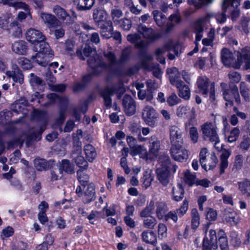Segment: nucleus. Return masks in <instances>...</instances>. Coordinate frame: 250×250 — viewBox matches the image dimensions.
Wrapping results in <instances>:
<instances>
[{"mask_svg":"<svg viewBox=\"0 0 250 250\" xmlns=\"http://www.w3.org/2000/svg\"><path fill=\"white\" fill-rule=\"evenodd\" d=\"M95 0H73L78 11H85L90 10L94 5Z\"/></svg>","mask_w":250,"mask_h":250,"instance_id":"nucleus-22","label":"nucleus"},{"mask_svg":"<svg viewBox=\"0 0 250 250\" xmlns=\"http://www.w3.org/2000/svg\"><path fill=\"white\" fill-rule=\"evenodd\" d=\"M93 57H90L87 60V63L95 74H98L104 70H108L111 72L115 71L117 66V61L114 54L111 51L104 52V57L108 61V64L105 63L101 58L95 54V50L88 44L85 46L79 48L76 50V55L81 60H85V57H89L91 54Z\"/></svg>","mask_w":250,"mask_h":250,"instance_id":"nucleus-1","label":"nucleus"},{"mask_svg":"<svg viewBox=\"0 0 250 250\" xmlns=\"http://www.w3.org/2000/svg\"><path fill=\"white\" fill-rule=\"evenodd\" d=\"M59 168H62V171H64L69 174H72L75 172L73 165L68 160H63Z\"/></svg>","mask_w":250,"mask_h":250,"instance_id":"nucleus-47","label":"nucleus"},{"mask_svg":"<svg viewBox=\"0 0 250 250\" xmlns=\"http://www.w3.org/2000/svg\"><path fill=\"white\" fill-rule=\"evenodd\" d=\"M179 91V95L180 97L185 100H188L190 95L189 88L188 85H186L183 82L180 83V86L176 87Z\"/></svg>","mask_w":250,"mask_h":250,"instance_id":"nucleus-33","label":"nucleus"},{"mask_svg":"<svg viewBox=\"0 0 250 250\" xmlns=\"http://www.w3.org/2000/svg\"><path fill=\"white\" fill-rule=\"evenodd\" d=\"M83 193H81V195L84 204H88L95 199V187L92 184L83 186Z\"/></svg>","mask_w":250,"mask_h":250,"instance_id":"nucleus-11","label":"nucleus"},{"mask_svg":"<svg viewBox=\"0 0 250 250\" xmlns=\"http://www.w3.org/2000/svg\"><path fill=\"white\" fill-rule=\"evenodd\" d=\"M211 117L213 120V123H207L202 126L203 134L205 139H208L211 142H215L214 147L218 150L217 146L218 137L217 132V126L216 122V116L213 114L211 115Z\"/></svg>","mask_w":250,"mask_h":250,"instance_id":"nucleus-4","label":"nucleus"},{"mask_svg":"<svg viewBox=\"0 0 250 250\" xmlns=\"http://www.w3.org/2000/svg\"><path fill=\"white\" fill-rule=\"evenodd\" d=\"M220 248L221 250H229L228 240L223 229H220Z\"/></svg>","mask_w":250,"mask_h":250,"instance_id":"nucleus-40","label":"nucleus"},{"mask_svg":"<svg viewBox=\"0 0 250 250\" xmlns=\"http://www.w3.org/2000/svg\"><path fill=\"white\" fill-rule=\"evenodd\" d=\"M230 243L234 248H239L241 244V241L238 232L231 230L229 232Z\"/></svg>","mask_w":250,"mask_h":250,"instance_id":"nucleus-38","label":"nucleus"},{"mask_svg":"<svg viewBox=\"0 0 250 250\" xmlns=\"http://www.w3.org/2000/svg\"><path fill=\"white\" fill-rule=\"evenodd\" d=\"M8 5L16 9H23L26 11L29 10V6L24 2L20 0H9Z\"/></svg>","mask_w":250,"mask_h":250,"instance_id":"nucleus-44","label":"nucleus"},{"mask_svg":"<svg viewBox=\"0 0 250 250\" xmlns=\"http://www.w3.org/2000/svg\"><path fill=\"white\" fill-rule=\"evenodd\" d=\"M182 144L172 146L170 149L172 158L179 162H183L188 158V151L182 146Z\"/></svg>","mask_w":250,"mask_h":250,"instance_id":"nucleus-10","label":"nucleus"},{"mask_svg":"<svg viewBox=\"0 0 250 250\" xmlns=\"http://www.w3.org/2000/svg\"><path fill=\"white\" fill-rule=\"evenodd\" d=\"M229 78L230 79L229 86L225 83H221L220 86L223 90V95L224 100L226 101V105L230 107L233 105V100L239 104L241 102L240 97L238 92V89L236 83L241 80V75L236 71L230 72L229 74Z\"/></svg>","mask_w":250,"mask_h":250,"instance_id":"nucleus-3","label":"nucleus"},{"mask_svg":"<svg viewBox=\"0 0 250 250\" xmlns=\"http://www.w3.org/2000/svg\"><path fill=\"white\" fill-rule=\"evenodd\" d=\"M36 44H39V52L38 53H42V54H47L52 57L53 54L52 51L50 48L49 44L45 42V40L42 42H39Z\"/></svg>","mask_w":250,"mask_h":250,"instance_id":"nucleus-39","label":"nucleus"},{"mask_svg":"<svg viewBox=\"0 0 250 250\" xmlns=\"http://www.w3.org/2000/svg\"><path fill=\"white\" fill-rule=\"evenodd\" d=\"M184 179L185 182L189 186H192L195 183V176L191 174L189 170L185 172Z\"/></svg>","mask_w":250,"mask_h":250,"instance_id":"nucleus-57","label":"nucleus"},{"mask_svg":"<svg viewBox=\"0 0 250 250\" xmlns=\"http://www.w3.org/2000/svg\"><path fill=\"white\" fill-rule=\"evenodd\" d=\"M97 26L100 28V33L103 38L108 39L113 34L112 22L110 20L105 21Z\"/></svg>","mask_w":250,"mask_h":250,"instance_id":"nucleus-18","label":"nucleus"},{"mask_svg":"<svg viewBox=\"0 0 250 250\" xmlns=\"http://www.w3.org/2000/svg\"><path fill=\"white\" fill-rule=\"evenodd\" d=\"M185 191L182 185L178 184L172 188L173 199L176 201L181 200L184 197Z\"/></svg>","mask_w":250,"mask_h":250,"instance_id":"nucleus-36","label":"nucleus"},{"mask_svg":"<svg viewBox=\"0 0 250 250\" xmlns=\"http://www.w3.org/2000/svg\"><path fill=\"white\" fill-rule=\"evenodd\" d=\"M50 174L51 181L58 180L62 176V170L59 167H54L51 170Z\"/></svg>","mask_w":250,"mask_h":250,"instance_id":"nucleus-54","label":"nucleus"},{"mask_svg":"<svg viewBox=\"0 0 250 250\" xmlns=\"http://www.w3.org/2000/svg\"><path fill=\"white\" fill-rule=\"evenodd\" d=\"M126 38L128 42L135 44L136 47L138 48H143L146 45L145 41L141 40V34L139 33L129 34Z\"/></svg>","mask_w":250,"mask_h":250,"instance_id":"nucleus-26","label":"nucleus"},{"mask_svg":"<svg viewBox=\"0 0 250 250\" xmlns=\"http://www.w3.org/2000/svg\"><path fill=\"white\" fill-rule=\"evenodd\" d=\"M157 223L156 218L153 216L146 218L143 220V226L145 228L153 229Z\"/></svg>","mask_w":250,"mask_h":250,"instance_id":"nucleus-51","label":"nucleus"},{"mask_svg":"<svg viewBox=\"0 0 250 250\" xmlns=\"http://www.w3.org/2000/svg\"><path fill=\"white\" fill-rule=\"evenodd\" d=\"M230 155V152L229 150H225L220 155L221 161L220 164V175L225 172L226 168L229 165L228 158Z\"/></svg>","mask_w":250,"mask_h":250,"instance_id":"nucleus-29","label":"nucleus"},{"mask_svg":"<svg viewBox=\"0 0 250 250\" xmlns=\"http://www.w3.org/2000/svg\"><path fill=\"white\" fill-rule=\"evenodd\" d=\"M149 142V152L154 156L158 155L160 150V141L155 135L148 139Z\"/></svg>","mask_w":250,"mask_h":250,"instance_id":"nucleus-25","label":"nucleus"},{"mask_svg":"<svg viewBox=\"0 0 250 250\" xmlns=\"http://www.w3.org/2000/svg\"><path fill=\"white\" fill-rule=\"evenodd\" d=\"M223 220L231 226H236L240 222V217L234 210L230 209H225L223 215Z\"/></svg>","mask_w":250,"mask_h":250,"instance_id":"nucleus-17","label":"nucleus"},{"mask_svg":"<svg viewBox=\"0 0 250 250\" xmlns=\"http://www.w3.org/2000/svg\"><path fill=\"white\" fill-rule=\"evenodd\" d=\"M28 104L27 101L24 97H21L20 99L16 101L12 105V108L13 111L18 112L21 108V105L26 106Z\"/></svg>","mask_w":250,"mask_h":250,"instance_id":"nucleus-52","label":"nucleus"},{"mask_svg":"<svg viewBox=\"0 0 250 250\" xmlns=\"http://www.w3.org/2000/svg\"><path fill=\"white\" fill-rule=\"evenodd\" d=\"M209 80L206 77H199L198 79L197 83L199 91L203 95H207L208 93V86Z\"/></svg>","mask_w":250,"mask_h":250,"instance_id":"nucleus-30","label":"nucleus"},{"mask_svg":"<svg viewBox=\"0 0 250 250\" xmlns=\"http://www.w3.org/2000/svg\"><path fill=\"white\" fill-rule=\"evenodd\" d=\"M142 237L143 240L146 243L154 245L156 242V236L152 231H144Z\"/></svg>","mask_w":250,"mask_h":250,"instance_id":"nucleus-32","label":"nucleus"},{"mask_svg":"<svg viewBox=\"0 0 250 250\" xmlns=\"http://www.w3.org/2000/svg\"><path fill=\"white\" fill-rule=\"evenodd\" d=\"M12 49L18 54L25 55L28 50L27 43L22 40L15 42L12 45Z\"/></svg>","mask_w":250,"mask_h":250,"instance_id":"nucleus-23","label":"nucleus"},{"mask_svg":"<svg viewBox=\"0 0 250 250\" xmlns=\"http://www.w3.org/2000/svg\"><path fill=\"white\" fill-rule=\"evenodd\" d=\"M158 114L154 108L149 105H146L142 111V117L147 125L154 127L156 125V121Z\"/></svg>","mask_w":250,"mask_h":250,"instance_id":"nucleus-7","label":"nucleus"},{"mask_svg":"<svg viewBox=\"0 0 250 250\" xmlns=\"http://www.w3.org/2000/svg\"><path fill=\"white\" fill-rule=\"evenodd\" d=\"M111 16L113 21L115 22L123 16V12L121 9L117 7H114L111 10Z\"/></svg>","mask_w":250,"mask_h":250,"instance_id":"nucleus-59","label":"nucleus"},{"mask_svg":"<svg viewBox=\"0 0 250 250\" xmlns=\"http://www.w3.org/2000/svg\"><path fill=\"white\" fill-rule=\"evenodd\" d=\"M156 213L157 218L161 220L165 217V214L168 210L167 205L163 202H157L156 204Z\"/></svg>","mask_w":250,"mask_h":250,"instance_id":"nucleus-31","label":"nucleus"},{"mask_svg":"<svg viewBox=\"0 0 250 250\" xmlns=\"http://www.w3.org/2000/svg\"><path fill=\"white\" fill-rule=\"evenodd\" d=\"M137 30L144 38L150 42H154L160 37V34L156 33L152 28H147L141 23L138 24Z\"/></svg>","mask_w":250,"mask_h":250,"instance_id":"nucleus-9","label":"nucleus"},{"mask_svg":"<svg viewBox=\"0 0 250 250\" xmlns=\"http://www.w3.org/2000/svg\"><path fill=\"white\" fill-rule=\"evenodd\" d=\"M75 163L77 166L80 167L86 168L88 166V163L82 155H78L75 158Z\"/></svg>","mask_w":250,"mask_h":250,"instance_id":"nucleus-62","label":"nucleus"},{"mask_svg":"<svg viewBox=\"0 0 250 250\" xmlns=\"http://www.w3.org/2000/svg\"><path fill=\"white\" fill-rule=\"evenodd\" d=\"M47 97L55 102L60 103L61 107L59 110V116L57 119L56 122L59 125L62 124L65 120L67 105L68 103V99L66 97H61L55 93L48 94Z\"/></svg>","mask_w":250,"mask_h":250,"instance_id":"nucleus-6","label":"nucleus"},{"mask_svg":"<svg viewBox=\"0 0 250 250\" xmlns=\"http://www.w3.org/2000/svg\"><path fill=\"white\" fill-rule=\"evenodd\" d=\"M152 14L156 24L160 27L162 26L166 22V16L158 10L154 11Z\"/></svg>","mask_w":250,"mask_h":250,"instance_id":"nucleus-46","label":"nucleus"},{"mask_svg":"<svg viewBox=\"0 0 250 250\" xmlns=\"http://www.w3.org/2000/svg\"><path fill=\"white\" fill-rule=\"evenodd\" d=\"M169 75V79L170 83L176 87L180 86V83L182 81L180 80V74L176 67H172L167 70Z\"/></svg>","mask_w":250,"mask_h":250,"instance_id":"nucleus-21","label":"nucleus"},{"mask_svg":"<svg viewBox=\"0 0 250 250\" xmlns=\"http://www.w3.org/2000/svg\"><path fill=\"white\" fill-rule=\"evenodd\" d=\"M78 179L83 187L84 185H88L89 176L87 174L84 173L82 170H79L77 171Z\"/></svg>","mask_w":250,"mask_h":250,"instance_id":"nucleus-58","label":"nucleus"},{"mask_svg":"<svg viewBox=\"0 0 250 250\" xmlns=\"http://www.w3.org/2000/svg\"><path fill=\"white\" fill-rule=\"evenodd\" d=\"M169 136L171 146L183 144L182 132L178 126L175 125L170 126Z\"/></svg>","mask_w":250,"mask_h":250,"instance_id":"nucleus-14","label":"nucleus"},{"mask_svg":"<svg viewBox=\"0 0 250 250\" xmlns=\"http://www.w3.org/2000/svg\"><path fill=\"white\" fill-rule=\"evenodd\" d=\"M155 208V203L153 201H151L149 204L142 210L140 212V216L142 217L147 218L149 217L152 211Z\"/></svg>","mask_w":250,"mask_h":250,"instance_id":"nucleus-48","label":"nucleus"},{"mask_svg":"<svg viewBox=\"0 0 250 250\" xmlns=\"http://www.w3.org/2000/svg\"><path fill=\"white\" fill-rule=\"evenodd\" d=\"M237 60H235L233 53L227 48H223L221 51V62L224 65L229 67L239 69L243 63L245 65L244 70L250 69V47L245 46L240 51L237 52Z\"/></svg>","mask_w":250,"mask_h":250,"instance_id":"nucleus-2","label":"nucleus"},{"mask_svg":"<svg viewBox=\"0 0 250 250\" xmlns=\"http://www.w3.org/2000/svg\"><path fill=\"white\" fill-rule=\"evenodd\" d=\"M31 59L33 62H35L42 66L45 67L48 65L46 56L42 53H37L35 56H32Z\"/></svg>","mask_w":250,"mask_h":250,"instance_id":"nucleus-42","label":"nucleus"},{"mask_svg":"<svg viewBox=\"0 0 250 250\" xmlns=\"http://www.w3.org/2000/svg\"><path fill=\"white\" fill-rule=\"evenodd\" d=\"M250 147V138L248 135H244L243 140L240 144V148L244 150H248Z\"/></svg>","mask_w":250,"mask_h":250,"instance_id":"nucleus-60","label":"nucleus"},{"mask_svg":"<svg viewBox=\"0 0 250 250\" xmlns=\"http://www.w3.org/2000/svg\"><path fill=\"white\" fill-rule=\"evenodd\" d=\"M120 26L121 28H122L124 30L128 31L129 30L132 26V22L131 21L126 18H124L121 20L119 21Z\"/></svg>","mask_w":250,"mask_h":250,"instance_id":"nucleus-61","label":"nucleus"},{"mask_svg":"<svg viewBox=\"0 0 250 250\" xmlns=\"http://www.w3.org/2000/svg\"><path fill=\"white\" fill-rule=\"evenodd\" d=\"M153 60V57L152 55L147 53H144L141 60L142 66L145 69H150L153 64H150L149 62L152 61Z\"/></svg>","mask_w":250,"mask_h":250,"instance_id":"nucleus-45","label":"nucleus"},{"mask_svg":"<svg viewBox=\"0 0 250 250\" xmlns=\"http://www.w3.org/2000/svg\"><path fill=\"white\" fill-rule=\"evenodd\" d=\"M106 15V12L102 8H96L93 10V18L97 25H100L103 22L105 21L104 19Z\"/></svg>","mask_w":250,"mask_h":250,"instance_id":"nucleus-28","label":"nucleus"},{"mask_svg":"<svg viewBox=\"0 0 250 250\" xmlns=\"http://www.w3.org/2000/svg\"><path fill=\"white\" fill-rule=\"evenodd\" d=\"M156 172L158 180L164 186H166L169 182V169L158 167Z\"/></svg>","mask_w":250,"mask_h":250,"instance_id":"nucleus-24","label":"nucleus"},{"mask_svg":"<svg viewBox=\"0 0 250 250\" xmlns=\"http://www.w3.org/2000/svg\"><path fill=\"white\" fill-rule=\"evenodd\" d=\"M240 130L237 127L232 128L228 134L227 138L228 142L229 143H233L237 140L240 135Z\"/></svg>","mask_w":250,"mask_h":250,"instance_id":"nucleus-43","label":"nucleus"},{"mask_svg":"<svg viewBox=\"0 0 250 250\" xmlns=\"http://www.w3.org/2000/svg\"><path fill=\"white\" fill-rule=\"evenodd\" d=\"M74 48V44L73 42L70 40H67L65 43V54L71 57L74 56L75 53Z\"/></svg>","mask_w":250,"mask_h":250,"instance_id":"nucleus-49","label":"nucleus"},{"mask_svg":"<svg viewBox=\"0 0 250 250\" xmlns=\"http://www.w3.org/2000/svg\"><path fill=\"white\" fill-rule=\"evenodd\" d=\"M25 37L27 41L35 44L46 39L42 32L34 28L28 29L26 32Z\"/></svg>","mask_w":250,"mask_h":250,"instance_id":"nucleus-15","label":"nucleus"},{"mask_svg":"<svg viewBox=\"0 0 250 250\" xmlns=\"http://www.w3.org/2000/svg\"><path fill=\"white\" fill-rule=\"evenodd\" d=\"M8 30L15 37H20L22 35L21 25L17 21H14L9 25Z\"/></svg>","mask_w":250,"mask_h":250,"instance_id":"nucleus-34","label":"nucleus"},{"mask_svg":"<svg viewBox=\"0 0 250 250\" xmlns=\"http://www.w3.org/2000/svg\"><path fill=\"white\" fill-rule=\"evenodd\" d=\"M209 232V237L206 236L203 240V250H216L218 248L216 233L213 229H210Z\"/></svg>","mask_w":250,"mask_h":250,"instance_id":"nucleus-8","label":"nucleus"},{"mask_svg":"<svg viewBox=\"0 0 250 250\" xmlns=\"http://www.w3.org/2000/svg\"><path fill=\"white\" fill-rule=\"evenodd\" d=\"M159 163L161 164L160 168H167V169H169L171 166L170 160L167 155L164 154L160 156L159 158Z\"/></svg>","mask_w":250,"mask_h":250,"instance_id":"nucleus-53","label":"nucleus"},{"mask_svg":"<svg viewBox=\"0 0 250 250\" xmlns=\"http://www.w3.org/2000/svg\"><path fill=\"white\" fill-rule=\"evenodd\" d=\"M188 207V202L185 199L181 207L176 210L177 213L179 216H182L186 212Z\"/></svg>","mask_w":250,"mask_h":250,"instance_id":"nucleus-64","label":"nucleus"},{"mask_svg":"<svg viewBox=\"0 0 250 250\" xmlns=\"http://www.w3.org/2000/svg\"><path fill=\"white\" fill-rule=\"evenodd\" d=\"M239 189L243 195L250 196V181L247 179L238 183Z\"/></svg>","mask_w":250,"mask_h":250,"instance_id":"nucleus-37","label":"nucleus"},{"mask_svg":"<svg viewBox=\"0 0 250 250\" xmlns=\"http://www.w3.org/2000/svg\"><path fill=\"white\" fill-rule=\"evenodd\" d=\"M40 16L48 28L55 27L59 24V21L54 15L42 12Z\"/></svg>","mask_w":250,"mask_h":250,"instance_id":"nucleus-19","label":"nucleus"},{"mask_svg":"<svg viewBox=\"0 0 250 250\" xmlns=\"http://www.w3.org/2000/svg\"><path fill=\"white\" fill-rule=\"evenodd\" d=\"M195 112L194 108H191L188 105H180L177 108L176 111L177 116L181 118L187 117L188 115H194Z\"/></svg>","mask_w":250,"mask_h":250,"instance_id":"nucleus-27","label":"nucleus"},{"mask_svg":"<svg viewBox=\"0 0 250 250\" xmlns=\"http://www.w3.org/2000/svg\"><path fill=\"white\" fill-rule=\"evenodd\" d=\"M30 82L33 86L40 85L42 84V80L34 73H31L30 75Z\"/></svg>","mask_w":250,"mask_h":250,"instance_id":"nucleus-63","label":"nucleus"},{"mask_svg":"<svg viewBox=\"0 0 250 250\" xmlns=\"http://www.w3.org/2000/svg\"><path fill=\"white\" fill-rule=\"evenodd\" d=\"M115 87L107 86L102 90L101 96L104 100V104L107 107H110L111 105V96L113 95L116 91Z\"/></svg>","mask_w":250,"mask_h":250,"instance_id":"nucleus-20","label":"nucleus"},{"mask_svg":"<svg viewBox=\"0 0 250 250\" xmlns=\"http://www.w3.org/2000/svg\"><path fill=\"white\" fill-rule=\"evenodd\" d=\"M165 52L166 51L163 46L156 48L154 52V55L156 57L157 61L161 64L166 63L165 58L163 56Z\"/></svg>","mask_w":250,"mask_h":250,"instance_id":"nucleus-55","label":"nucleus"},{"mask_svg":"<svg viewBox=\"0 0 250 250\" xmlns=\"http://www.w3.org/2000/svg\"><path fill=\"white\" fill-rule=\"evenodd\" d=\"M54 13L64 23L66 24H71L73 22L71 16L68 14L66 10L59 5H55L53 9Z\"/></svg>","mask_w":250,"mask_h":250,"instance_id":"nucleus-16","label":"nucleus"},{"mask_svg":"<svg viewBox=\"0 0 250 250\" xmlns=\"http://www.w3.org/2000/svg\"><path fill=\"white\" fill-rule=\"evenodd\" d=\"M122 104L125 114L131 116L135 114L136 111V103L132 97L125 95L122 100Z\"/></svg>","mask_w":250,"mask_h":250,"instance_id":"nucleus-13","label":"nucleus"},{"mask_svg":"<svg viewBox=\"0 0 250 250\" xmlns=\"http://www.w3.org/2000/svg\"><path fill=\"white\" fill-rule=\"evenodd\" d=\"M5 74L7 77L12 78L14 83L21 84L24 82V75L16 64H12L11 70L7 71Z\"/></svg>","mask_w":250,"mask_h":250,"instance_id":"nucleus-12","label":"nucleus"},{"mask_svg":"<svg viewBox=\"0 0 250 250\" xmlns=\"http://www.w3.org/2000/svg\"><path fill=\"white\" fill-rule=\"evenodd\" d=\"M213 0H188L189 4H193L196 8L211 3Z\"/></svg>","mask_w":250,"mask_h":250,"instance_id":"nucleus-56","label":"nucleus"},{"mask_svg":"<svg viewBox=\"0 0 250 250\" xmlns=\"http://www.w3.org/2000/svg\"><path fill=\"white\" fill-rule=\"evenodd\" d=\"M34 166L39 171L45 170L49 167V164L45 159H35Z\"/></svg>","mask_w":250,"mask_h":250,"instance_id":"nucleus-41","label":"nucleus"},{"mask_svg":"<svg viewBox=\"0 0 250 250\" xmlns=\"http://www.w3.org/2000/svg\"><path fill=\"white\" fill-rule=\"evenodd\" d=\"M208 154V149L206 148H204L202 149L199 155L201 166L206 170L214 168L218 162L217 158L214 153L210 156Z\"/></svg>","mask_w":250,"mask_h":250,"instance_id":"nucleus-5","label":"nucleus"},{"mask_svg":"<svg viewBox=\"0 0 250 250\" xmlns=\"http://www.w3.org/2000/svg\"><path fill=\"white\" fill-rule=\"evenodd\" d=\"M191 216L192 227L193 229H196L200 224V215L197 209L193 208L192 209Z\"/></svg>","mask_w":250,"mask_h":250,"instance_id":"nucleus-50","label":"nucleus"},{"mask_svg":"<svg viewBox=\"0 0 250 250\" xmlns=\"http://www.w3.org/2000/svg\"><path fill=\"white\" fill-rule=\"evenodd\" d=\"M84 150L88 161L92 162L97 155L95 148L92 145L87 144L84 146Z\"/></svg>","mask_w":250,"mask_h":250,"instance_id":"nucleus-35","label":"nucleus"}]
</instances>
